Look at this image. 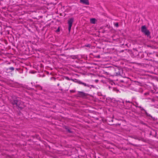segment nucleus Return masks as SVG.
Instances as JSON below:
<instances>
[{
  "instance_id": "nucleus-1",
  "label": "nucleus",
  "mask_w": 158,
  "mask_h": 158,
  "mask_svg": "<svg viewBox=\"0 0 158 158\" xmlns=\"http://www.w3.org/2000/svg\"><path fill=\"white\" fill-rule=\"evenodd\" d=\"M141 30L142 32L144 34L146 35H147L148 37L150 35V32L147 29L146 26L143 25L141 27Z\"/></svg>"
},
{
  "instance_id": "nucleus-2",
  "label": "nucleus",
  "mask_w": 158,
  "mask_h": 158,
  "mask_svg": "<svg viewBox=\"0 0 158 158\" xmlns=\"http://www.w3.org/2000/svg\"><path fill=\"white\" fill-rule=\"evenodd\" d=\"M73 82L77 83L79 84L82 85L84 86L89 87V85L88 84H87L86 83L83 82L81 80L76 79H72L71 80Z\"/></svg>"
},
{
  "instance_id": "nucleus-3",
  "label": "nucleus",
  "mask_w": 158,
  "mask_h": 158,
  "mask_svg": "<svg viewBox=\"0 0 158 158\" xmlns=\"http://www.w3.org/2000/svg\"><path fill=\"white\" fill-rule=\"evenodd\" d=\"M74 21L73 18H71L69 19L68 21V24H69L68 30L69 32L70 31L71 27L72 26L73 23Z\"/></svg>"
},
{
  "instance_id": "nucleus-4",
  "label": "nucleus",
  "mask_w": 158,
  "mask_h": 158,
  "mask_svg": "<svg viewBox=\"0 0 158 158\" xmlns=\"http://www.w3.org/2000/svg\"><path fill=\"white\" fill-rule=\"evenodd\" d=\"M77 94L79 97L81 98H84L86 97L88 95V94L85 93L84 92L81 91H78Z\"/></svg>"
},
{
  "instance_id": "nucleus-5",
  "label": "nucleus",
  "mask_w": 158,
  "mask_h": 158,
  "mask_svg": "<svg viewBox=\"0 0 158 158\" xmlns=\"http://www.w3.org/2000/svg\"><path fill=\"white\" fill-rule=\"evenodd\" d=\"M20 102L19 100L16 98V100H15L12 102V104L14 105H16L17 106H19L20 105Z\"/></svg>"
},
{
  "instance_id": "nucleus-6",
  "label": "nucleus",
  "mask_w": 158,
  "mask_h": 158,
  "mask_svg": "<svg viewBox=\"0 0 158 158\" xmlns=\"http://www.w3.org/2000/svg\"><path fill=\"white\" fill-rule=\"evenodd\" d=\"M80 2L86 5H89V2L88 0H80Z\"/></svg>"
},
{
  "instance_id": "nucleus-7",
  "label": "nucleus",
  "mask_w": 158,
  "mask_h": 158,
  "mask_svg": "<svg viewBox=\"0 0 158 158\" xmlns=\"http://www.w3.org/2000/svg\"><path fill=\"white\" fill-rule=\"evenodd\" d=\"M96 19L94 18H92L90 19V22L91 23L94 24L95 23Z\"/></svg>"
},
{
  "instance_id": "nucleus-8",
  "label": "nucleus",
  "mask_w": 158,
  "mask_h": 158,
  "mask_svg": "<svg viewBox=\"0 0 158 158\" xmlns=\"http://www.w3.org/2000/svg\"><path fill=\"white\" fill-rule=\"evenodd\" d=\"M14 68L13 67H10L9 68H7L6 69V71H8L9 69L11 70V71H13L14 70Z\"/></svg>"
},
{
  "instance_id": "nucleus-9",
  "label": "nucleus",
  "mask_w": 158,
  "mask_h": 158,
  "mask_svg": "<svg viewBox=\"0 0 158 158\" xmlns=\"http://www.w3.org/2000/svg\"><path fill=\"white\" fill-rule=\"evenodd\" d=\"M113 90L117 93H118L119 91V90L116 88H114Z\"/></svg>"
},
{
  "instance_id": "nucleus-10",
  "label": "nucleus",
  "mask_w": 158,
  "mask_h": 158,
  "mask_svg": "<svg viewBox=\"0 0 158 158\" xmlns=\"http://www.w3.org/2000/svg\"><path fill=\"white\" fill-rule=\"evenodd\" d=\"M114 26L116 27H118V23H114Z\"/></svg>"
},
{
  "instance_id": "nucleus-11",
  "label": "nucleus",
  "mask_w": 158,
  "mask_h": 158,
  "mask_svg": "<svg viewBox=\"0 0 158 158\" xmlns=\"http://www.w3.org/2000/svg\"><path fill=\"white\" fill-rule=\"evenodd\" d=\"M75 91L73 90H70V92L72 93H74L75 92Z\"/></svg>"
},
{
  "instance_id": "nucleus-12",
  "label": "nucleus",
  "mask_w": 158,
  "mask_h": 158,
  "mask_svg": "<svg viewBox=\"0 0 158 158\" xmlns=\"http://www.w3.org/2000/svg\"><path fill=\"white\" fill-rule=\"evenodd\" d=\"M85 46H86V47H90V45L89 44H88V45H86Z\"/></svg>"
},
{
  "instance_id": "nucleus-13",
  "label": "nucleus",
  "mask_w": 158,
  "mask_h": 158,
  "mask_svg": "<svg viewBox=\"0 0 158 158\" xmlns=\"http://www.w3.org/2000/svg\"><path fill=\"white\" fill-rule=\"evenodd\" d=\"M140 109H141V110H144L143 108L142 107V108H141Z\"/></svg>"
},
{
  "instance_id": "nucleus-14",
  "label": "nucleus",
  "mask_w": 158,
  "mask_h": 158,
  "mask_svg": "<svg viewBox=\"0 0 158 158\" xmlns=\"http://www.w3.org/2000/svg\"><path fill=\"white\" fill-rule=\"evenodd\" d=\"M138 107H139V108H140V109H141V108H142V107H141V106H138Z\"/></svg>"
},
{
  "instance_id": "nucleus-15",
  "label": "nucleus",
  "mask_w": 158,
  "mask_h": 158,
  "mask_svg": "<svg viewBox=\"0 0 158 158\" xmlns=\"http://www.w3.org/2000/svg\"><path fill=\"white\" fill-rule=\"evenodd\" d=\"M66 79H67L68 80H69V78L68 77H67L66 78Z\"/></svg>"
},
{
  "instance_id": "nucleus-16",
  "label": "nucleus",
  "mask_w": 158,
  "mask_h": 158,
  "mask_svg": "<svg viewBox=\"0 0 158 158\" xmlns=\"http://www.w3.org/2000/svg\"><path fill=\"white\" fill-rule=\"evenodd\" d=\"M59 85H60V84L59 83H58V84H57V85L58 86H59Z\"/></svg>"
},
{
  "instance_id": "nucleus-17",
  "label": "nucleus",
  "mask_w": 158,
  "mask_h": 158,
  "mask_svg": "<svg viewBox=\"0 0 158 158\" xmlns=\"http://www.w3.org/2000/svg\"><path fill=\"white\" fill-rule=\"evenodd\" d=\"M96 81H98V80H96Z\"/></svg>"
}]
</instances>
